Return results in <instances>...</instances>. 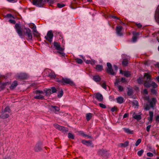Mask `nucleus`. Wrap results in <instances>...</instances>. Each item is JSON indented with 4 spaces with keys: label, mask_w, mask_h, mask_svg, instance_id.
<instances>
[{
    "label": "nucleus",
    "mask_w": 159,
    "mask_h": 159,
    "mask_svg": "<svg viewBox=\"0 0 159 159\" xmlns=\"http://www.w3.org/2000/svg\"><path fill=\"white\" fill-rule=\"evenodd\" d=\"M33 93L34 99L39 100L44 99V93L42 91L36 90L33 91Z\"/></svg>",
    "instance_id": "nucleus-1"
},
{
    "label": "nucleus",
    "mask_w": 159,
    "mask_h": 159,
    "mask_svg": "<svg viewBox=\"0 0 159 159\" xmlns=\"http://www.w3.org/2000/svg\"><path fill=\"white\" fill-rule=\"evenodd\" d=\"M147 155L148 156L150 157H152L153 156V154L150 152H148L147 154Z\"/></svg>",
    "instance_id": "nucleus-54"
},
{
    "label": "nucleus",
    "mask_w": 159,
    "mask_h": 159,
    "mask_svg": "<svg viewBox=\"0 0 159 159\" xmlns=\"http://www.w3.org/2000/svg\"><path fill=\"white\" fill-rule=\"evenodd\" d=\"M53 36V34L51 31H49L48 32L47 35L45 36V39L49 42L52 41V39Z\"/></svg>",
    "instance_id": "nucleus-11"
},
{
    "label": "nucleus",
    "mask_w": 159,
    "mask_h": 159,
    "mask_svg": "<svg viewBox=\"0 0 159 159\" xmlns=\"http://www.w3.org/2000/svg\"><path fill=\"white\" fill-rule=\"evenodd\" d=\"M68 84L71 86L75 85L74 82L70 79L67 78H62V84Z\"/></svg>",
    "instance_id": "nucleus-10"
},
{
    "label": "nucleus",
    "mask_w": 159,
    "mask_h": 159,
    "mask_svg": "<svg viewBox=\"0 0 159 159\" xmlns=\"http://www.w3.org/2000/svg\"><path fill=\"white\" fill-rule=\"evenodd\" d=\"M137 81L139 84H141L142 82V80L140 78H139L137 79Z\"/></svg>",
    "instance_id": "nucleus-57"
},
{
    "label": "nucleus",
    "mask_w": 159,
    "mask_h": 159,
    "mask_svg": "<svg viewBox=\"0 0 159 159\" xmlns=\"http://www.w3.org/2000/svg\"><path fill=\"white\" fill-rule=\"evenodd\" d=\"M143 152L144 151L143 150H141L138 151L137 152V154L140 157L143 154Z\"/></svg>",
    "instance_id": "nucleus-43"
},
{
    "label": "nucleus",
    "mask_w": 159,
    "mask_h": 159,
    "mask_svg": "<svg viewBox=\"0 0 159 159\" xmlns=\"http://www.w3.org/2000/svg\"><path fill=\"white\" fill-rule=\"evenodd\" d=\"M51 91H52V93H55L56 92L57 90L54 87H52L51 88V89L48 90L46 92V96H48L50 94V93H51Z\"/></svg>",
    "instance_id": "nucleus-16"
},
{
    "label": "nucleus",
    "mask_w": 159,
    "mask_h": 159,
    "mask_svg": "<svg viewBox=\"0 0 159 159\" xmlns=\"http://www.w3.org/2000/svg\"><path fill=\"white\" fill-rule=\"evenodd\" d=\"M144 99L145 101H148V102L150 100L148 96H145L144 97Z\"/></svg>",
    "instance_id": "nucleus-50"
},
{
    "label": "nucleus",
    "mask_w": 159,
    "mask_h": 159,
    "mask_svg": "<svg viewBox=\"0 0 159 159\" xmlns=\"http://www.w3.org/2000/svg\"><path fill=\"white\" fill-rule=\"evenodd\" d=\"M121 81L122 82H124V83H127V80L125 78H123V77H122L121 78Z\"/></svg>",
    "instance_id": "nucleus-56"
},
{
    "label": "nucleus",
    "mask_w": 159,
    "mask_h": 159,
    "mask_svg": "<svg viewBox=\"0 0 159 159\" xmlns=\"http://www.w3.org/2000/svg\"><path fill=\"white\" fill-rule=\"evenodd\" d=\"M144 86L146 88H149L150 87H152L153 89H156L157 87V84L154 82H147L145 81L144 84Z\"/></svg>",
    "instance_id": "nucleus-7"
},
{
    "label": "nucleus",
    "mask_w": 159,
    "mask_h": 159,
    "mask_svg": "<svg viewBox=\"0 0 159 159\" xmlns=\"http://www.w3.org/2000/svg\"><path fill=\"white\" fill-rule=\"evenodd\" d=\"M123 129L125 133L128 134H132L133 133V131L131 130L129 128H123Z\"/></svg>",
    "instance_id": "nucleus-20"
},
{
    "label": "nucleus",
    "mask_w": 159,
    "mask_h": 159,
    "mask_svg": "<svg viewBox=\"0 0 159 159\" xmlns=\"http://www.w3.org/2000/svg\"><path fill=\"white\" fill-rule=\"evenodd\" d=\"M99 105L100 107L103 108H106V106L103 103H99Z\"/></svg>",
    "instance_id": "nucleus-49"
},
{
    "label": "nucleus",
    "mask_w": 159,
    "mask_h": 159,
    "mask_svg": "<svg viewBox=\"0 0 159 159\" xmlns=\"http://www.w3.org/2000/svg\"><path fill=\"white\" fill-rule=\"evenodd\" d=\"M122 29V27L121 26H117L116 27V33L118 36H120L123 35V34L121 32Z\"/></svg>",
    "instance_id": "nucleus-12"
},
{
    "label": "nucleus",
    "mask_w": 159,
    "mask_h": 159,
    "mask_svg": "<svg viewBox=\"0 0 159 159\" xmlns=\"http://www.w3.org/2000/svg\"><path fill=\"white\" fill-rule=\"evenodd\" d=\"M16 76V78L20 80H24L26 78L27 75L25 73H20L19 74H17Z\"/></svg>",
    "instance_id": "nucleus-14"
},
{
    "label": "nucleus",
    "mask_w": 159,
    "mask_h": 159,
    "mask_svg": "<svg viewBox=\"0 0 159 159\" xmlns=\"http://www.w3.org/2000/svg\"><path fill=\"white\" fill-rule=\"evenodd\" d=\"M17 85V82L16 81H14L10 86L9 87L10 89L12 90L15 88Z\"/></svg>",
    "instance_id": "nucleus-23"
},
{
    "label": "nucleus",
    "mask_w": 159,
    "mask_h": 159,
    "mask_svg": "<svg viewBox=\"0 0 159 159\" xmlns=\"http://www.w3.org/2000/svg\"><path fill=\"white\" fill-rule=\"evenodd\" d=\"M93 80L96 82H99L101 80V78L99 75H96L93 76Z\"/></svg>",
    "instance_id": "nucleus-24"
},
{
    "label": "nucleus",
    "mask_w": 159,
    "mask_h": 159,
    "mask_svg": "<svg viewBox=\"0 0 159 159\" xmlns=\"http://www.w3.org/2000/svg\"><path fill=\"white\" fill-rule=\"evenodd\" d=\"M48 72L49 74L48 75V76L51 78H55L56 77V75L54 73L53 71H52L50 70H49Z\"/></svg>",
    "instance_id": "nucleus-21"
},
{
    "label": "nucleus",
    "mask_w": 159,
    "mask_h": 159,
    "mask_svg": "<svg viewBox=\"0 0 159 159\" xmlns=\"http://www.w3.org/2000/svg\"><path fill=\"white\" fill-rule=\"evenodd\" d=\"M86 63L87 64H90L92 65H93L95 63V61L94 60H87Z\"/></svg>",
    "instance_id": "nucleus-37"
},
{
    "label": "nucleus",
    "mask_w": 159,
    "mask_h": 159,
    "mask_svg": "<svg viewBox=\"0 0 159 159\" xmlns=\"http://www.w3.org/2000/svg\"><path fill=\"white\" fill-rule=\"evenodd\" d=\"M63 91L62 89H61L58 93L57 96L59 98H61L63 95Z\"/></svg>",
    "instance_id": "nucleus-32"
},
{
    "label": "nucleus",
    "mask_w": 159,
    "mask_h": 159,
    "mask_svg": "<svg viewBox=\"0 0 159 159\" xmlns=\"http://www.w3.org/2000/svg\"><path fill=\"white\" fill-rule=\"evenodd\" d=\"M133 94V90L132 89H128L127 94L128 96H131Z\"/></svg>",
    "instance_id": "nucleus-38"
},
{
    "label": "nucleus",
    "mask_w": 159,
    "mask_h": 159,
    "mask_svg": "<svg viewBox=\"0 0 159 159\" xmlns=\"http://www.w3.org/2000/svg\"><path fill=\"white\" fill-rule=\"evenodd\" d=\"M151 92L153 94H155L157 93V91L155 89H151Z\"/></svg>",
    "instance_id": "nucleus-48"
},
{
    "label": "nucleus",
    "mask_w": 159,
    "mask_h": 159,
    "mask_svg": "<svg viewBox=\"0 0 159 159\" xmlns=\"http://www.w3.org/2000/svg\"><path fill=\"white\" fill-rule=\"evenodd\" d=\"M137 40V37L136 36H134L132 40L133 42H134L136 41Z\"/></svg>",
    "instance_id": "nucleus-63"
},
{
    "label": "nucleus",
    "mask_w": 159,
    "mask_h": 159,
    "mask_svg": "<svg viewBox=\"0 0 159 159\" xmlns=\"http://www.w3.org/2000/svg\"><path fill=\"white\" fill-rule=\"evenodd\" d=\"M5 79V77L4 75H0V91L4 88L7 87V86L10 84L9 82L2 83L1 80L2 79Z\"/></svg>",
    "instance_id": "nucleus-6"
},
{
    "label": "nucleus",
    "mask_w": 159,
    "mask_h": 159,
    "mask_svg": "<svg viewBox=\"0 0 159 159\" xmlns=\"http://www.w3.org/2000/svg\"><path fill=\"white\" fill-rule=\"evenodd\" d=\"M129 143L128 141H126L124 143H121L119 144V146L120 147H125L128 146Z\"/></svg>",
    "instance_id": "nucleus-26"
},
{
    "label": "nucleus",
    "mask_w": 159,
    "mask_h": 159,
    "mask_svg": "<svg viewBox=\"0 0 159 159\" xmlns=\"http://www.w3.org/2000/svg\"><path fill=\"white\" fill-rule=\"evenodd\" d=\"M133 117L137 120H139L141 119V117L140 115H135Z\"/></svg>",
    "instance_id": "nucleus-34"
},
{
    "label": "nucleus",
    "mask_w": 159,
    "mask_h": 159,
    "mask_svg": "<svg viewBox=\"0 0 159 159\" xmlns=\"http://www.w3.org/2000/svg\"><path fill=\"white\" fill-rule=\"evenodd\" d=\"M54 45L56 49L58 51L57 52L61 54L62 56L64 57L65 54L63 52L64 49L61 47L60 45L57 42H54Z\"/></svg>",
    "instance_id": "nucleus-5"
},
{
    "label": "nucleus",
    "mask_w": 159,
    "mask_h": 159,
    "mask_svg": "<svg viewBox=\"0 0 159 159\" xmlns=\"http://www.w3.org/2000/svg\"><path fill=\"white\" fill-rule=\"evenodd\" d=\"M141 139H139L135 143V145L136 146H138L141 142Z\"/></svg>",
    "instance_id": "nucleus-44"
},
{
    "label": "nucleus",
    "mask_w": 159,
    "mask_h": 159,
    "mask_svg": "<svg viewBox=\"0 0 159 159\" xmlns=\"http://www.w3.org/2000/svg\"><path fill=\"white\" fill-rule=\"evenodd\" d=\"M96 98L99 101H102L103 99L102 95L100 93H98L96 94L95 95Z\"/></svg>",
    "instance_id": "nucleus-18"
},
{
    "label": "nucleus",
    "mask_w": 159,
    "mask_h": 159,
    "mask_svg": "<svg viewBox=\"0 0 159 159\" xmlns=\"http://www.w3.org/2000/svg\"><path fill=\"white\" fill-rule=\"evenodd\" d=\"M56 81L61 84H62V78L61 79H59L58 78H56Z\"/></svg>",
    "instance_id": "nucleus-52"
},
{
    "label": "nucleus",
    "mask_w": 159,
    "mask_h": 159,
    "mask_svg": "<svg viewBox=\"0 0 159 159\" xmlns=\"http://www.w3.org/2000/svg\"><path fill=\"white\" fill-rule=\"evenodd\" d=\"M68 138L71 139H73L74 138V135L70 133L68 134Z\"/></svg>",
    "instance_id": "nucleus-46"
},
{
    "label": "nucleus",
    "mask_w": 159,
    "mask_h": 159,
    "mask_svg": "<svg viewBox=\"0 0 159 159\" xmlns=\"http://www.w3.org/2000/svg\"><path fill=\"white\" fill-rule=\"evenodd\" d=\"M149 117L153 118V112L152 111H149Z\"/></svg>",
    "instance_id": "nucleus-51"
},
{
    "label": "nucleus",
    "mask_w": 159,
    "mask_h": 159,
    "mask_svg": "<svg viewBox=\"0 0 159 159\" xmlns=\"http://www.w3.org/2000/svg\"><path fill=\"white\" fill-rule=\"evenodd\" d=\"M9 116V115L7 114L2 115L0 116V119L2 118L3 119H4L8 118Z\"/></svg>",
    "instance_id": "nucleus-35"
},
{
    "label": "nucleus",
    "mask_w": 159,
    "mask_h": 159,
    "mask_svg": "<svg viewBox=\"0 0 159 159\" xmlns=\"http://www.w3.org/2000/svg\"><path fill=\"white\" fill-rule=\"evenodd\" d=\"M128 60L129 59L128 58L123 59L122 61V65L124 66H125L127 65L128 63Z\"/></svg>",
    "instance_id": "nucleus-33"
},
{
    "label": "nucleus",
    "mask_w": 159,
    "mask_h": 159,
    "mask_svg": "<svg viewBox=\"0 0 159 159\" xmlns=\"http://www.w3.org/2000/svg\"><path fill=\"white\" fill-rule=\"evenodd\" d=\"M25 34L27 36L28 38L30 39H32V36L31 34V30L28 28H25L24 30Z\"/></svg>",
    "instance_id": "nucleus-9"
},
{
    "label": "nucleus",
    "mask_w": 159,
    "mask_h": 159,
    "mask_svg": "<svg viewBox=\"0 0 159 159\" xmlns=\"http://www.w3.org/2000/svg\"><path fill=\"white\" fill-rule=\"evenodd\" d=\"M34 150L36 152L41 151L42 150L41 144L39 143L36 144L34 147Z\"/></svg>",
    "instance_id": "nucleus-17"
},
{
    "label": "nucleus",
    "mask_w": 159,
    "mask_h": 159,
    "mask_svg": "<svg viewBox=\"0 0 159 159\" xmlns=\"http://www.w3.org/2000/svg\"><path fill=\"white\" fill-rule=\"evenodd\" d=\"M95 69L98 71H101L103 70V66L101 65H97Z\"/></svg>",
    "instance_id": "nucleus-28"
},
{
    "label": "nucleus",
    "mask_w": 159,
    "mask_h": 159,
    "mask_svg": "<svg viewBox=\"0 0 159 159\" xmlns=\"http://www.w3.org/2000/svg\"><path fill=\"white\" fill-rule=\"evenodd\" d=\"M75 60L77 63L80 64H82L83 62L82 60L80 58H76L75 59Z\"/></svg>",
    "instance_id": "nucleus-40"
},
{
    "label": "nucleus",
    "mask_w": 159,
    "mask_h": 159,
    "mask_svg": "<svg viewBox=\"0 0 159 159\" xmlns=\"http://www.w3.org/2000/svg\"><path fill=\"white\" fill-rule=\"evenodd\" d=\"M100 84L101 86L105 89H107V85H106V82L104 81H102L100 83Z\"/></svg>",
    "instance_id": "nucleus-29"
},
{
    "label": "nucleus",
    "mask_w": 159,
    "mask_h": 159,
    "mask_svg": "<svg viewBox=\"0 0 159 159\" xmlns=\"http://www.w3.org/2000/svg\"><path fill=\"white\" fill-rule=\"evenodd\" d=\"M118 90L120 91H122L124 90V88L120 85H118Z\"/></svg>",
    "instance_id": "nucleus-45"
},
{
    "label": "nucleus",
    "mask_w": 159,
    "mask_h": 159,
    "mask_svg": "<svg viewBox=\"0 0 159 159\" xmlns=\"http://www.w3.org/2000/svg\"><path fill=\"white\" fill-rule=\"evenodd\" d=\"M53 125L55 128L63 132L67 130L66 128L62 126H60L58 124H54Z\"/></svg>",
    "instance_id": "nucleus-13"
},
{
    "label": "nucleus",
    "mask_w": 159,
    "mask_h": 159,
    "mask_svg": "<svg viewBox=\"0 0 159 159\" xmlns=\"http://www.w3.org/2000/svg\"><path fill=\"white\" fill-rule=\"evenodd\" d=\"M82 143L88 146H90L92 145V141H86L85 140H83Z\"/></svg>",
    "instance_id": "nucleus-19"
},
{
    "label": "nucleus",
    "mask_w": 159,
    "mask_h": 159,
    "mask_svg": "<svg viewBox=\"0 0 159 159\" xmlns=\"http://www.w3.org/2000/svg\"><path fill=\"white\" fill-rule=\"evenodd\" d=\"M151 127V125H148L147 127L146 130H147V131H148V132L149 131Z\"/></svg>",
    "instance_id": "nucleus-58"
},
{
    "label": "nucleus",
    "mask_w": 159,
    "mask_h": 159,
    "mask_svg": "<svg viewBox=\"0 0 159 159\" xmlns=\"http://www.w3.org/2000/svg\"><path fill=\"white\" fill-rule=\"evenodd\" d=\"M57 5V7L60 8L63 7L65 6V5L62 3H58Z\"/></svg>",
    "instance_id": "nucleus-42"
},
{
    "label": "nucleus",
    "mask_w": 159,
    "mask_h": 159,
    "mask_svg": "<svg viewBox=\"0 0 159 159\" xmlns=\"http://www.w3.org/2000/svg\"><path fill=\"white\" fill-rule=\"evenodd\" d=\"M106 151L103 149H100L98 150V153L101 156H103L106 153Z\"/></svg>",
    "instance_id": "nucleus-31"
},
{
    "label": "nucleus",
    "mask_w": 159,
    "mask_h": 159,
    "mask_svg": "<svg viewBox=\"0 0 159 159\" xmlns=\"http://www.w3.org/2000/svg\"><path fill=\"white\" fill-rule=\"evenodd\" d=\"M124 75L127 77H128L131 75L130 72L128 71H124Z\"/></svg>",
    "instance_id": "nucleus-36"
},
{
    "label": "nucleus",
    "mask_w": 159,
    "mask_h": 159,
    "mask_svg": "<svg viewBox=\"0 0 159 159\" xmlns=\"http://www.w3.org/2000/svg\"><path fill=\"white\" fill-rule=\"evenodd\" d=\"M50 108H53V111L55 112L58 111L60 110L59 108L58 107L56 106H52Z\"/></svg>",
    "instance_id": "nucleus-30"
},
{
    "label": "nucleus",
    "mask_w": 159,
    "mask_h": 159,
    "mask_svg": "<svg viewBox=\"0 0 159 159\" xmlns=\"http://www.w3.org/2000/svg\"><path fill=\"white\" fill-rule=\"evenodd\" d=\"M157 101V99L155 98H152L148 102L149 106L148 104H146L144 105V109L146 110H148L150 109V107L153 109L156 105Z\"/></svg>",
    "instance_id": "nucleus-2"
},
{
    "label": "nucleus",
    "mask_w": 159,
    "mask_h": 159,
    "mask_svg": "<svg viewBox=\"0 0 159 159\" xmlns=\"http://www.w3.org/2000/svg\"><path fill=\"white\" fill-rule=\"evenodd\" d=\"M93 114L91 113H87L86 115V119L87 121H89L92 118Z\"/></svg>",
    "instance_id": "nucleus-27"
},
{
    "label": "nucleus",
    "mask_w": 159,
    "mask_h": 159,
    "mask_svg": "<svg viewBox=\"0 0 159 159\" xmlns=\"http://www.w3.org/2000/svg\"><path fill=\"white\" fill-rule=\"evenodd\" d=\"M9 22L11 23V24H15L16 22L15 21V20H11V19H10L9 20Z\"/></svg>",
    "instance_id": "nucleus-53"
},
{
    "label": "nucleus",
    "mask_w": 159,
    "mask_h": 159,
    "mask_svg": "<svg viewBox=\"0 0 159 159\" xmlns=\"http://www.w3.org/2000/svg\"><path fill=\"white\" fill-rule=\"evenodd\" d=\"M15 28L16 32L17 33L19 36L21 38L24 37V35L23 33V29L19 24H16L15 25Z\"/></svg>",
    "instance_id": "nucleus-4"
},
{
    "label": "nucleus",
    "mask_w": 159,
    "mask_h": 159,
    "mask_svg": "<svg viewBox=\"0 0 159 159\" xmlns=\"http://www.w3.org/2000/svg\"><path fill=\"white\" fill-rule=\"evenodd\" d=\"M117 102L119 104H121L124 102V98L121 97H119L116 98Z\"/></svg>",
    "instance_id": "nucleus-22"
},
{
    "label": "nucleus",
    "mask_w": 159,
    "mask_h": 159,
    "mask_svg": "<svg viewBox=\"0 0 159 159\" xmlns=\"http://www.w3.org/2000/svg\"><path fill=\"white\" fill-rule=\"evenodd\" d=\"M107 68L106 69L107 72L108 74L112 75H114L118 70V68L117 66L116 65H114L113 66V67L115 69L114 70H113L112 68L111 65L110 63H107Z\"/></svg>",
    "instance_id": "nucleus-3"
},
{
    "label": "nucleus",
    "mask_w": 159,
    "mask_h": 159,
    "mask_svg": "<svg viewBox=\"0 0 159 159\" xmlns=\"http://www.w3.org/2000/svg\"><path fill=\"white\" fill-rule=\"evenodd\" d=\"M45 2V0H34L33 1V4L38 7H42L43 6Z\"/></svg>",
    "instance_id": "nucleus-8"
},
{
    "label": "nucleus",
    "mask_w": 159,
    "mask_h": 159,
    "mask_svg": "<svg viewBox=\"0 0 159 159\" xmlns=\"http://www.w3.org/2000/svg\"><path fill=\"white\" fill-rule=\"evenodd\" d=\"M33 30V32L36 31V27L35 25H34L33 26V27L32 28Z\"/></svg>",
    "instance_id": "nucleus-60"
},
{
    "label": "nucleus",
    "mask_w": 159,
    "mask_h": 159,
    "mask_svg": "<svg viewBox=\"0 0 159 159\" xmlns=\"http://www.w3.org/2000/svg\"><path fill=\"white\" fill-rule=\"evenodd\" d=\"M143 93L145 94H148V91L146 89H144L143 91Z\"/></svg>",
    "instance_id": "nucleus-61"
},
{
    "label": "nucleus",
    "mask_w": 159,
    "mask_h": 159,
    "mask_svg": "<svg viewBox=\"0 0 159 159\" xmlns=\"http://www.w3.org/2000/svg\"><path fill=\"white\" fill-rule=\"evenodd\" d=\"M47 1L50 4H53L57 1V0H47Z\"/></svg>",
    "instance_id": "nucleus-47"
},
{
    "label": "nucleus",
    "mask_w": 159,
    "mask_h": 159,
    "mask_svg": "<svg viewBox=\"0 0 159 159\" xmlns=\"http://www.w3.org/2000/svg\"><path fill=\"white\" fill-rule=\"evenodd\" d=\"M33 32V34L34 36L36 37L37 38H39L40 36V34L39 33L36 31H34Z\"/></svg>",
    "instance_id": "nucleus-39"
},
{
    "label": "nucleus",
    "mask_w": 159,
    "mask_h": 159,
    "mask_svg": "<svg viewBox=\"0 0 159 159\" xmlns=\"http://www.w3.org/2000/svg\"><path fill=\"white\" fill-rule=\"evenodd\" d=\"M156 121L159 122V115L157 116L156 118Z\"/></svg>",
    "instance_id": "nucleus-64"
},
{
    "label": "nucleus",
    "mask_w": 159,
    "mask_h": 159,
    "mask_svg": "<svg viewBox=\"0 0 159 159\" xmlns=\"http://www.w3.org/2000/svg\"><path fill=\"white\" fill-rule=\"evenodd\" d=\"M111 110L112 112H114L116 111L117 110V108L116 107H114L111 109Z\"/></svg>",
    "instance_id": "nucleus-55"
},
{
    "label": "nucleus",
    "mask_w": 159,
    "mask_h": 159,
    "mask_svg": "<svg viewBox=\"0 0 159 159\" xmlns=\"http://www.w3.org/2000/svg\"><path fill=\"white\" fill-rule=\"evenodd\" d=\"M148 119L149 121L150 122V123H151L152 121L153 118L149 117H148Z\"/></svg>",
    "instance_id": "nucleus-59"
},
{
    "label": "nucleus",
    "mask_w": 159,
    "mask_h": 159,
    "mask_svg": "<svg viewBox=\"0 0 159 159\" xmlns=\"http://www.w3.org/2000/svg\"><path fill=\"white\" fill-rule=\"evenodd\" d=\"M11 111V110L9 107L7 106L5 107L4 110V112H8L10 113Z\"/></svg>",
    "instance_id": "nucleus-41"
},
{
    "label": "nucleus",
    "mask_w": 159,
    "mask_h": 159,
    "mask_svg": "<svg viewBox=\"0 0 159 159\" xmlns=\"http://www.w3.org/2000/svg\"><path fill=\"white\" fill-rule=\"evenodd\" d=\"M136 24L138 28H140L142 27V25H141L140 23L138 24L136 23Z\"/></svg>",
    "instance_id": "nucleus-62"
},
{
    "label": "nucleus",
    "mask_w": 159,
    "mask_h": 159,
    "mask_svg": "<svg viewBox=\"0 0 159 159\" xmlns=\"http://www.w3.org/2000/svg\"><path fill=\"white\" fill-rule=\"evenodd\" d=\"M144 76L145 77H146L147 79V82H150L151 80V76L147 73H145L144 74Z\"/></svg>",
    "instance_id": "nucleus-25"
},
{
    "label": "nucleus",
    "mask_w": 159,
    "mask_h": 159,
    "mask_svg": "<svg viewBox=\"0 0 159 159\" xmlns=\"http://www.w3.org/2000/svg\"><path fill=\"white\" fill-rule=\"evenodd\" d=\"M155 18L157 22L159 23V5L156 11Z\"/></svg>",
    "instance_id": "nucleus-15"
}]
</instances>
